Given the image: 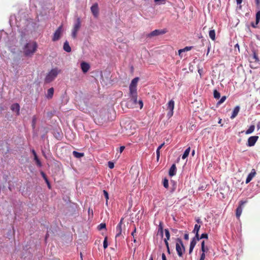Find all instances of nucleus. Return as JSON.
<instances>
[{
  "mask_svg": "<svg viewBox=\"0 0 260 260\" xmlns=\"http://www.w3.org/2000/svg\"><path fill=\"white\" fill-rule=\"evenodd\" d=\"M255 175H256V171H255V169H252L251 170V172L248 175V176L246 179L245 183L246 184H247L249 182H250L251 181V180L252 179V178L255 176Z\"/></svg>",
  "mask_w": 260,
  "mask_h": 260,
  "instance_id": "13",
  "label": "nucleus"
},
{
  "mask_svg": "<svg viewBox=\"0 0 260 260\" xmlns=\"http://www.w3.org/2000/svg\"><path fill=\"white\" fill-rule=\"evenodd\" d=\"M125 148V147L122 146H121L120 148H119V152L120 153H122L123 152V151L124 150Z\"/></svg>",
  "mask_w": 260,
  "mask_h": 260,
  "instance_id": "51",
  "label": "nucleus"
},
{
  "mask_svg": "<svg viewBox=\"0 0 260 260\" xmlns=\"http://www.w3.org/2000/svg\"><path fill=\"white\" fill-rule=\"evenodd\" d=\"M37 118L35 116H33L32 120V128H35Z\"/></svg>",
  "mask_w": 260,
  "mask_h": 260,
  "instance_id": "35",
  "label": "nucleus"
},
{
  "mask_svg": "<svg viewBox=\"0 0 260 260\" xmlns=\"http://www.w3.org/2000/svg\"><path fill=\"white\" fill-rule=\"evenodd\" d=\"M160 157V149H158V148L156 150V159L158 161L159 160Z\"/></svg>",
  "mask_w": 260,
  "mask_h": 260,
  "instance_id": "44",
  "label": "nucleus"
},
{
  "mask_svg": "<svg viewBox=\"0 0 260 260\" xmlns=\"http://www.w3.org/2000/svg\"><path fill=\"white\" fill-rule=\"evenodd\" d=\"M243 0H236L237 4L240 5L242 3Z\"/></svg>",
  "mask_w": 260,
  "mask_h": 260,
  "instance_id": "56",
  "label": "nucleus"
},
{
  "mask_svg": "<svg viewBox=\"0 0 260 260\" xmlns=\"http://www.w3.org/2000/svg\"><path fill=\"white\" fill-rule=\"evenodd\" d=\"M158 232L160 234L161 237H163L164 229L162 226V223L160 222L158 225Z\"/></svg>",
  "mask_w": 260,
  "mask_h": 260,
  "instance_id": "26",
  "label": "nucleus"
},
{
  "mask_svg": "<svg viewBox=\"0 0 260 260\" xmlns=\"http://www.w3.org/2000/svg\"><path fill=\"white\" fill-rule=\"evenodd\" d=\"M209 35L212 41H214L215 40V31L214 29L210 30L209 32Z\"/></svg>",
  "mask_w": 260,
  "mask_h": 260,
  "instance_id": "22",
  "label": "nucleus"
},
{
  "mask_svg": "<svg viewBox=\"0 0 260 260\" xmlns=\"http://www.w3.org/2000/svg\"><path fill=\"white\" fill-rule=\"evenodd\" d=\"M63 48V50L67 52H70L71 51V48L70 47L68 41H66L64 43Z\"/></svg>",
  "mask_w": 260,
  "mask_h": 260,
  "instance_id": "19",
  "label": "nucleus"
},
{
  "mask_svg": "<svg viewBox=\"0 0 260 260\" xmlns=\"http://www.w3.org/2000/svg\"><path fill=\"white\" fill-rule=\"evenodd\" d=\"M258 139V136H254L250 137L248 139L247 146L250 147L254 146Z\"/></svg>",
  "mask_w": 260,
  "mask_h": 260,
  "instance_id": "11",
  "label": "nucleus"
},
{
  "mask_svg": "<svg viewBox=\"0 0 260 260\" xmlns=\"http://www.w3.org/2000/svg\"><path fill=\"white\" fill-rule=\"evenodd\" d=\"M205 188L204 187V186H202L201 187H199V189H199V190H204L205 189Z\"/></svg>",
  "mask_w": 260,
  "mask_h": 260,
  "instance_id": "57",
  "label": "nucleus"
},
{
  "mask_svg": "<svg viewBox=\"0 0 260 260\" xmlns=\"http://www.w3.org/2000/svg\"><path fill=\"white\" fill-rule=\"evenodd\" d=\"M255 129V126L254 125H251L249 128L246 131L245 134L246 135L250 134L253 132Z\"/></svg>",
  "mask_w": 260,
  "mask_h": 260,
  "instance_id": "25",
  "label": "nucleus"
},
{
  "mask_svg": "<svg viewBox=\"0 0 260 260\" xmlns=\"http://www.w3.org/2000/svg\"><path fill=\"white\" fill-rule=\"evenodd\" d=\"M193 239H195V240L196 241H199L200 240H201V239L200 238V237H199V233H197V234H195V237L194 238H193Z\"/></svg>",
  "mask_w": 260,
  "mask_h": 260,
  "instance_id": "43",
  "label": "nucleus"
},
{
  "mask_svg": "<svg viewBox=\"0 0 260 260\" xmlns=\"http://www.w3.org/2000/svg\"><path fill=\"white\" fill-rule=\"evenodd\" d=\"M190 147L187 148L184 151L183 154L182 155V158L183 159H185L188 157L189 153L190 152Z\"/></svg>",
  "mask_w": 260,
  "mask_h": 260,
  "instance_id": "24",
  "label": "nucleus"
},
{
  "mask_svg": "<svg viewBox=\"0 0 260 260\" xmlns=\"http://www.w3.org/2000/svg\"><path fill=\"white\" fill-rule=\"evenodd\" d=\"M192 48H193V47H192V46H187V47H185L184 48H183V49H180V50H179V51H178V54H179V55H180V53H182V52H185V51H189V50H190Z\"/></svg>",
  "mask_w": 260,
  "mask_h": 260,
  "instance_id": "21",
  "label": "nucleus"
},
{
  "mask_svg": "<svg viewBox=\"0 0 260 260\" xmlns=\"http://www.w3.org/2000/svg\"><path fill=\"white\" fill-rule=\"evenodd\" d=\"M54 93V89L53 87L49 88L47 91V97L48 99H51Z\"/></svg>",
  "mask_w": 260,
  "mask_h": 260,
  "instance_id": "20",
  "label": "nucleus"
},
{
  "mask_svg": "<svg viewBox=\"0 0 260 260\" xmlns=\"http://www.w3.org/2000/svg\"><path fill=\"white\" fill-rule=\"evenodd\" d=\"M201 250L203 252L202 253H205L208 250V249H206L205 247V241H203L201 243Z\"/></svg>",
  "mask_w": 260,
  "mask_h": 260,
  "instance_id": "30",
  "label": "nucleus"
},
{
  "mask_svg": "<svg viewBox=\"0 0 260 260\" xmlns=\"http://www.w3.org/2000/svg\"><path fill=\"white\" fill-rule=\"evenodd\" d=\"M41 174L42 175V176L43 177V178H44V179L45 180V181H47V177L46 175V174H45V173L43 171H41Z\"/></svg>",
  "mask_w": 260,
  "mask_h": 260,
  "instance_id": "45",
  "label": "nucleus"
},
{
  "mask_svg": "<svg viewBox=\"0 0 260 260\" xmlns=\"http://www.w3.org/2000/svg\"><path fill=\"white\" fill-rule=\"evenodd\" d=\"M166 32L165 31L159 29H155L147 35L148 37H152L154 36H158L161 34H164Z\"/></svg>",
  "mask_w": 260,
  "mask_h": 260,
  "instance_id": "12",
  "label": "nucleus"
},
{
  "mask_svg": "<svg viewBox=\"0 0 260 260\" xmlns=\"http://www.w3.org/2000/svg\"><path fill=\"white\" fill-rule=\"evenodd\" d=\"M196 221L198 223H202V221H201V219L200 218H198L197 219H196Z\"/></svg>",
  "mask_w": 260,
  "mask_h": 260,
  "instance_id": "61",
  "label": "nucleus"
},
{
  "mask_svg": "<svg viewBox=\"0 0 260 260\" xmlns=\"http://www.w3.org/2000/svg\"><path fill=\"white\" fill-rule=\"evenodd\" d=\"M73 154L74 156V157L78 158H81V157H83L84 156L83 153L78 152L76 151H74L73 152Z\"/></svg>",
  "mask_w": 260,
  "mask_h": 260,
  "instance_id": "23",
  "label": "nucleus"
},
{
  "mask_svg": "<svg viewBox=\"0 0 260 260\" xmlns=\"http://www.w3.org/2000/svg\"><path fill=\"white\" fill-rule=\"evenodd\" d=\"M202 72V70L200 69V70H198V72L200 74V75H201Z\"/></svg>",
  "mask_w": 260,
  "mask_h": 260,
  "instance_id": "63",
  "label": "nucleus"
},
{
  "mask_svg": "<svg viewBox=\"0 0 260 260\" xmlns=\"http://www.w3.org/2000/svg\"><path fill=\"white\" fill-rule=\"evenodd\" d=\"M251 26L254 27V28H255L257 26V25H256V23H254L253 22H252L251 24Z\"/></svg>",
  "mask_w": 260,
  "mask_h": 260,
  "instance_id": "58",
  "label": "nucleus"
},
{
  "mask_svg": "<svg viewBox=\"0 0 260 260\" xmlns=\"http://www.w3.org/2000/svg\"><path fill=\"white\" fill-rule=\"evenodd\" d=\"M205 254L202 253L200 260H205Z\"/></svg>",
  "mask_w": 260,
  "mask_h": 260,
  "instance_id": "49",
  "label": "nucleus"
},
{
  "mask_svg": "<svg viewBox=\"0 0 260 260\" xmlns=\"http://www.w3.org/2000/svg\"><path fill=\"white\" fill-rule=\"evenodd\" d=\"M194 247H193V246H189V253H191L192 252Z\"/></svg>",
  "mask_w": 260,
  "mask_h": 260,
  "instance_id": "53",
  "label": "nucleus"
},
{
  "mask_svg": "<svg viewBox=\"0 0 260 260\" xmlns=\"http://www.w3.org/2000/svg\"><path fill=\"white\" fill-rule=\"evenodd\" d=\"M32 154H33V155H34V157H35V156H37V153H36V151H35V150H34V149L32 150Z\"/></svg>",
  "mask_w": 260,
  "mask_h": 260,
  "instance_id": "59",
  "label": "nucleus"
},
{
  "mask_svg": "<svg viewBox=\"0 0 260 260\" xmlns=\"http://www.w3.org/2000/svg\"><path fill=\"white\" fill-rule=\"evenodd\" d=\"M38 44L35 41L27 43L23 47V52L25 56L31 57L36 52Z\"/></svg>",
  "mask_w": 260,
  "mask_h": 260,
  "instance_id": "2",
  "label": "nucleus"
},
{
  "mask_svg": "<svg viewBox=\"0 0 260 260\" xmlns=\"http://www.w3.org/2000/svg\"><path fill=\"white\" fill-rule=\"evenodd\" d=\"M166 244V247H167V252H168V253H170V248H169V243H165Z\"/></svg>",
  "mask_w": 260,
  "mask_h": 260,
  "instance_id": "47",
  "label": "nucleus"
},
{
  "mask_svg": "<svg viewBox=\"0 0 260 260\" xmlns=\"http://www.w3.org/2000/svg\"><path fill=\"white\" fill-rule=\"evenodd\" d=\"M81 19L79 17H78L76 20V22L74 25L72 31V36L73 38L75 39L77 37V32L81 27Z\"/></svg>",
  "mask_w": 260,
  "mask_h": 260,
  "instance_id": "5",
  "label": "nucleus"
},
{
  "mask_svg": "<svg viewBox=\"0 0 260 260\" xmlns=\"http://www.w3.org/2000/svg\"><path fill=\"white\" fill-rule=\"evenodd\" d=\"M90 9H91V11L93 15L95 18H97L99 14V7H98V4L97 3H95L91 6Z\"/></svg>",
  "mask_w": 260,
  "mask_h": 260,
  "instance_id": "9",
  "label": "nucleus"
},
{
  "mask_svg": "<svg viewBox=\"0 0 260 260\" xmlns=\"http://www.w3.org/2000/svg\"><path fill=\"white\" fill-rule=\"evenodd\" d=\"M139 79L138 77H136L131 81L129 87L131 100L128 102V105L130 102H132V104L134 105H136L137 104V86Z\"/></svg>",
  "mask_w": 260,
  "mask_h": 260,
  "instance_id": "1",
  "label": "nucleus"
},
{
  "mask_svg": "<svg viewBox=\"0 0 260 260\" xmlns=\"http://www.w3.org/2000/svg\"><path fill=\"white\" fill-rule=\"evenodd\" d=\"M163 185H164V186L166 188H168V187H169V182H168V179H167L166 178L164 179Z\"/></svg>",
  "mask_w": 260,
  "mask_h": 260,
  "instance_id": "36",
  "label": "nucleus"
},
{
  "mask_svg": "<svg viewBox=\"0 0 260 260\" xmlns=\"http://www.w3.org/2000/svg\"><path fill=\"white\" fill-rule=\"evenodd\" d=\"M194 150H193L192 151V155H193L194 154Z\"/></svg>",
  "mask_w": 260,
  "mask_h": 260,
  "instance_id": "64",
  "label": "nucleus"
},
{
  "mask_svg": "<svg viewBox=\"0 0 260 260\" xmlns=\"http://www.w3.org/2000/svg\"><path fill=\"white\" fill-rule=\"evenodd\" d=\"M162 260H167V258L165 253L162 254Z\"/></svg>",
  "mask_w": 260,
  "mask_h": 260,
  "instance_id": "55",
  "label": "nucleus"
},
{
  "mask_svg": "<svg viewBox=\"0 0 260 260\" xmlns=\"http://www.w3.org/2000/svg\"><path fill=\"white\" fill-rule=\"evenodd\" d=\"M239 111H240L239 106H236L234 108L230 118L232 119H234V118H235L237 116Z\"/></svg>",
  "mask_w": 260,
  "mask_h": 260,
  "instance_id": "17",
  "label": "nucleus"
},
{
  "mask_svg": "<svg viewBox=\"0 0 260 260\" xmlns=\"http://www.w3.org/2000/svg\"><path fill=\"white\" fill-rule=\"evenodd\" d=\"M154 2L155 3H157V4H165L166 3V0H154Z\"/></svg>",
  "mask_w": 260,
  "mask_h": 260,
  "instance_id": "42",
  "label": "nucleus"
},
{
  "mask_svg": "<svg viewBox=\"0 0 260 260\" xmlns=\"http://www.w3.org/2000/svg\"><path fill=\"white\" fill-rule=\"evenodd\" d=\"M174 105V101L173 100H170L167 104V110H169L167 113V117L168 118L171 117L173 115Z\"/></svg>",
  "mask_w": 260,
  "mask_h": 260,
  "instance_id": "7",
  "label": "nucleus"
},
{
  "mask_svg": "<svg viewBox=\"0 0 260 260\" xmlns=\"http://www.w3.org/2000/svg\"><path fill=\"white\" fill-rule=\"evenodd\" d=\"M226 99V96H223L220 100L218 102L217 104L220 105L223 103Z\"/></svg>",
  "mask_w": 260,
  "mask_h": 260,
  "instance_id": "37",
  "label": "nucleus"
},
{
  "mask_svg": "<svg viewBox=\"0 0 260 260\" xmlns=\"http://www.w3.org/2000/svg\"><path fill=\"white\" fill-rule=\"evenodd\" d=\"M256 4L257 7L260 6V0H256Z\"/></svg>",
  "mask_w": 260,
  "mask_h": 260,
  "instance_id": "54",
  "label": "nucleus"
},
{
  "mask_svg": "<svg viewBox=\"0 0 260 260\" xmlns=\"http://www.w3.org/2000/svg\"><path fill=\"white\" fill-rule=\"evenodd\" d=\"M184 238L185 240H188L189 239L188 234H187V233L185 234V235L184 236Z\"/></svg>",
  "mask_w": 260,
  "mask_h": 260,
  "instance_id": "50",
  "label": "nucleus"
},
{
  "mask_svg": "<svg viewBox=\"0 0 260 260\" xmlns=\"http://www.w3.org/2000/svg\"><path fill=\"white\" fill-rule=\"evenodd\" d=\"M139 105H140V109H142L143 108V102L142 100H140L138 102Z\"/></svg>",
  "mask_w": 260,
  "mask_h": 260,
  "instance_id": "48",
  "label": "nucleus"
},
{
  "mask_svg": "<svg viewBox=\"0 0 260 260\" xmlns=\"http://www.w3.org/2000/svg\"><path fill=\"white\" fill-rule=\"evenodd\" d=\"M81 68L82 69V72L84 73H86L89 71L90 69V66L89 63L86 62H82L81 63Z\"/></svg>",
  "mask_w": 260,
  "mask_h": 260,
  "instance_id": "14",
  "label": "nucleus"
},
{
  "mask_svg": "<svg viewBox=\"0 0 260 260\" xmlns=\"http://www.w3.org/2000/svg\"><path fill=\"white\" fill-rule=\"evenodd\" d=\"M123 218H121L119 223L117 224L116 226V234L115 236V238L119 237L121 235L122 233V225L123 224Z\"/></svg>",
  "mask_w": 260,
  "mask_h": 260,
  "instance_id": "10",
  "label": "nucleus"
},
{
  "mask_svg": "<svg viewBox=\"0 0 260 260\" xmlns=\"http://www.w3.org/2000/svg\"><path fill=\"white\" fill-rule=\"evenodd\" d=\"M214 98L216 99H219L220 97V93L216 89L213 92Z\"/></svg>",
  "mask_w": 260,
  "mask_h": 260,
  "instance_id": "27",
  "label": "nucleus"
},
{
  "mask_svg": "<svg viewBox=\"0 0 260 260\" xmlns=\"http://www.w3.org/2000/svg\"><path fill=\"white\" fill-rule=\"evenodd\" d=\"M253 58L254 59L255 61H259L258 56H257V55H256V54L255 53H254L253 56Z\"/></svg>",
  "mask_w": 260,
  "mask_h": 260,
  "instance_id": "46",
  "label": "nucleus"
},
{
  "mask_svg": "<svg viewBox=\"0 0 260 260\" xmlns=\"http://www.w3.org/2000/svg\"><path fill=\"white\" fill-rule=\"evenodd\" d=\"M196 243L197 241L195 240V239L192 238L190 242V246L194 247L196 245Z\"/></svg>",
  "mask_w": 260,
  "mask_h": 260,
  "instance_id": "39",
  "label": "nucleus"
},
{
  "mask_svg": "<svg viewBox=\"0 0 260 260\" xmlns=\"http://www.w3.org/2000/svg\"><path fill=\"white\" fill-rule=\"evenodd\" d=\"M257 128L258 129H260V122H259L257 124Z\"/></svg>",
  "mask_w": 260,
  "mask_h": 260,
  "instance_id": "62",
  "label": "nucleus"
},
{
  "mask_svg": "<svg viewBox=\"0 0 260 260\" xmlns=\"http://www.w3.org/2000/svg\"><path fill=\"white\" fill-rule=\"evenodd\" d=\"M34 159L36 161V163L38 167H42V163L40 159H39V158L38 157L37 155L34 157Z\"/></svg>",
  "mask_w": 260,
  "mask_h": 260,
  "instance_id": "29",
  "label": "nucleus"
},
{
  "mask_svg": "<svg viewBox=\"0 0 260 260\" xmlns=\"http://www.w3.org/2000/svg\"><path fill=\"white\" fill-rule=\"evenodd\" d=\"M166 238L164 239L165 243H169L168 241L170 238V234L168 229H165V230Z\"/></svg>",
  "mask_w": 260,
  "mask_h": 260,
  "instance_id": "18",
  "label": "nucleus"
},
{
  "mask_svg": "<svg viewBox=\"0 0 260 260\" xmlns=\"http://www.w3.org/2000/svg\"><path fill=\"white\" fill-rule=\"evenodd\" d=\"M45 182H46V183H47V186H48V188H49V189H50V188H51V185H50V182H49V181L48 179H47V181H45Z\"/></svg>",
  "mask_w": 260,
  "mask_h": 260,
  "instance_id": "52",
  "label": "nucleus"
},
{
  "mask_svg": "<svg viewBox=\"0 0 260 260\" xmlns=\"http://www.w3.org/2000/svg\"><path fill=\"white\" fill-rule=\"evenodd\" d=\"M108 167L110 169H113L114 167V164L112 161H109L108 163Z\"/></svg>",
  "mask_w": 260,
  "mask_h": 260,
  "instance_id": "40",
  "label": "nucleus"
},
{
  "mask_svg": "<svg viewBox=\"0 0 260 260\" xmlns=\"http://www.w3.org/2000/svg\"><path fill=\"white\" fill-rule=\"evenodd\" d=\"M106 228V225L105 223H101L100 224L98 225V229L99 230H101L102 229H105Z\"/></svg>",
  "mask_w": 260,
  "mask_h": 260,
  "instance_id": "33",
  "label": "nucleus"
},
{
  "mask_svg": "<svg viewBox=\"0 0 260 260\" xmlns=\"http://www.w3.org/2000/svg\"><path fill=\"white\" fill-rule=\"evenodd\" d=\"M136 228L135 227L134 230V231H133V232L131 234L132 236L134 238V240L133 241H134V243H136L137 242V240H136V239L135 238V233H136Z\"/></svg>",
  "mask_w": 260,
  "mask_h": 260,
  "instance_id": "38",
  "label": "nucleus"
},
{
  "mask_svg": "<svg viewBox=\"0 0 260 260\" xmlns=\"http://www.w3.org/2000/svg\"><path fill=\"white\" fill-rule=\"evenodd\" d=\"M108 238L107 237H106L104 239V242H103V247L104 249H106L108 247Z\"/></svg>",
  "mask_w": 260,
  "mask_h": 260,
  "instance_id": "34",
  "label": "nucleus"
},
{
  "mask_svg": "<svg viewBox=\"0 0 260 260\" xmlns=\"http://www.w3.org/2000/svg\"><path fill=\"white\" fill-rule=\"evenodd\" d=\"M103 193H104V195L106 199V204L107 205L108 204V200H109V194H108V192L105 190H103Z\"/></svg>",
  "mask_w": 260,
  "mask_h": 260,
  "instance_id": "32",
  "label": "nucleus"
},
{
  "mask_svg": "<svg viewBox=\"0 0 260 260\" xmlns=\"http://www.w3.org/2000/svg\"><path fill=\"white\" fill-rule=\"evenodd\" d=\"M61 73V70L57 68L52 69L46 75L45 82L47 83H50L57 77V75Z\"/></svg>",
  "mask_w": 260,
  "mask_h": 260,
  "instance_id": "3",
  "label": "nucleus"
},
{
  "mask_svg": "<svg viewBox=\"0 0 260 260\" xmlns=\"http://www.w3.org/2000/svg\"><path fill=\"white\" fill-rule=\"evenodd\" d=\"M164 144H165L164 143L161 144L160 145H159L158 146V147L157 148L158 149H160L162 147V146L164 145Z\"/></svg>",
  "mask_w": 260,
  "mask_h": 260,
  "instance_id": "60",
  "label": "nucleus"
},
{
  "mask_svg": "<svg viewBox=\"0 0 260 260\" xmlns=\"http://www.w3.org/2000/svg\"><path fill=\"white\" fill-rule=\"evenodd\" d=\"M200 225H199L198 224H196L194 227V229L193 230V233L195 234L199 233L200 229Z\"/></svg>",
  "mask_w": 260,
  "mask_h": 260,
  "instance_id": "28",
  "label": "nucleus"
},
{
  "mask_svg": "<svg viewBox=\"0 0 260 260\" xmlns=\"http://www.w3.org/2000/svg\"><path fill=\"white\" fill-rule=\"evenodd\" d=\"M176 173V167L175 164H173L170 168L169 174L171 177L174 176Z\"/></svg>",
  "mask_w": 260,
  "mask_h": 260,
  "instance_id": "16",
  "label": "nucleus"
},
{
  "mask_svg": "<svg viewBox=\"0 0 260 260\" xmlns=\"http://www.w3.org/2000/svg\"><path fill=\"white\" fill-rule=\"evenodd\" d=\"M176 249L178 255L182 257L183 252L185 251V247L183 244L182 241L180 238L177 239V243L176 244Z\"/></svg>",
  "mask_w": 260,
  "mask_h": 260,
  "instance_id": "4",
  "label": "nucleus"
},
{
  "mask_svg": "<svg viewBox=\"0 0 260 260\" xmlns=\"http://www.w3.org/2000/svg\"><path fill=\"white\" fill-rule=\"evenodd\" d=\"M200 238L202 239H208V234L207 233H204V234H202L201 235V236H200Z\"/></svg>",
  "mask_w": 260,
  "mask_h": 260,
  "instance_id": "41",
  "label": "nucleus"
},
{
  "mask_svg": "<svg viewBox=\"0 0 260 260\" xmlns=\"http://www.w3.org/2000/svg\"><path fill=\"white\" fill-rule=\"evenodd\" d=\"M62 24H61L60 26H59L57 29L56 30L55 32L53 34V37H52V41L55 42L57 40H58L62 34Z\"/></svg>",
  "mask_w": 260,
  "mask_h": 260,
  "instance_id": "6",
  "label": "nucleus"
},
{
  "mask_svg": "<svg viewBox=\"0 0 260 260\" xmlns=\"http://www.w3.org/2000/svg\"><path fill=\"white\" fill-rule=\"evenodd\" d=\"M11 109L13 111H15L17 113V115H19L20 106L17 103L12 104L11 106Z\"/></svg>",
  "mask_w": 260,
  "mask_h": 260,
  "instance_id": "15",
  "label": "nucleus"
},
{
  "mask_svg": "<svg viewBox=\"0 0 260 260\" xmlns=\"http://www.w3.org/2000/svg\"><path fill=\"white\" fill-rule=\"evenodd\" d=\"M260 20V11H258L256 14V25H257Z\"/></svg>",
  "mask_w": 260,
  "mask_h": 260,
  "instance_id": "31",
  "label": "nucleus"
},
{
  "mask_svg": "<svg viewBox=\"0 0 260 260\" xmlns=\"http://www.w3.org/2000/svg\"><path fill=\"white\" fill-rule=\"evenodd\" d=\"M247 202V201H241L239 202V205L236 209V216L238 219H239L242 212V206Z\"/></svg>",
  "mask_w": 260,
  "mask_h": 260,
  "instance_id": "8",
  "label": "nucleus"
}]
</instances>
